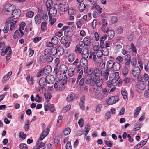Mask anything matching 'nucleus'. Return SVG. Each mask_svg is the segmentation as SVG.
Here are the masks:
<instances>
[{
	"label": "nucleus",
	"mask_w": 149,
	"mask_h": 149,
	"mask_svg": "<svg viewBox=\"0 0 149 149\" xmlns=\"http://www.w3.org/2000/svg\"><path fill=\"white\" fill-rule=\"evenodd\" d=\"M56 61H58V62L57 63V64H56L55 65L54 67V70L53 72V74H55V75L57 74L58 72V63L59 62V59H58L56 58Z\"/></svg>",
	"instance_id": "33"
},
{
	"label": "nucleus",
	"mask_w": 149,
	"mask_h": 149,
	"mask_svg": "<svg viewBox=\"0 0 149 149\" xmlns=\"http://www.w3.org/2000/svg\"><path fill=\"white\" fill-rule=\"evenodd\" d=\"M15 8L13 5L9 4L6 6L5 8V12L6 14H8L9 13H10L15 9Z\"/></svg>",
	"instance_id": "10"
},
{
	"label": "nucleus",
	"mask_w": 149,
	"mask_h": 149,
	"mask_svg": "<svg viewBox=\"0 0 149 149\" xmlns=\"http://www.w3.org/2000/svg\"><path fill=\"white\" fill-rule=\"evenodd\" d=\"M74 70L75 69L74 68L69 69L68 72V75L70 77H72L74 75Z\"/></svg>",
	"instance_id": "46"
},
{
	"label": "nucleus",
	"mask_w": 149,
	"mask_h": 149,
	"mask_svg": "<svg viewBox=\"0 0 149 149\" xmlns=\"http://www.w3.org/2000/svg\"><path fill=\"white\" fill-rule=\"evenodd\" d=\"M93 74L96 77H99L101 75V71L98 68H96L94 70Z\"/></svg>",
	"instance_id": "35"
},
{
	"label": "nucleus",
	"mask_w": 149,
	"mask_h": 149,
	"mask_svg": "<svg viewBox=\"0 0 149 149\" xmlns=\"http://www.w3.org/2000/svg\"><path fill=\"white\" fill-rule=\"evenodd\" d=\"M147 140L146 139L143 141H141L139 143H138L134 147V149H138L141 147L145 145L146 143Z\"/></svg>",
	"instance_id": "23"
},
{
	"label": "nucleus",
	"mask_w": 149,
	"mask_h": 149,
	"mask_svg": "<svg viewBox=\"0 0 149 149\" xmlns=\"http://www.w3.org/2000/svg\"><path fill=\"white\" fill-rule=\"evenodd\" d=\"M130 49H132V52L135 53L137 52V50L136 48V47L134 45L133 43H131V47H130L129 48H128L129 50H130Z\"/></svg>",
	"instance_id": "59"
},
{
	"label": "nucleus",
	"mask_w": 149,
	"mask_h": 149,
	"mask_svg": "<svg viewBox=\"0 0 149 149\" xmlns=\"http://www.w3.org/2000/svg\"><path fill=\"white\" fill-rule=\"evenodd\" d=\"M56 75V80L57 82H60L63 79V76L61 74H58Z\"/></svg>",
	"instance_id": "44"
},
{
	"label": "nucleus",
	"mask_w": 149,
	"mask_h": 149,
	"mask_svg": "<svg viewBox=\"0 0 149 149\" xmlns=\"http://www.w3.org/2000/svg\"><path fill=\"white\" fill-rule=\"evenodd\" d=\"M86 6L83 3H80L79 5V9L81 12H83L85 9Z\"/></svg>",
	"instance_id": "39"
},
{
	"label": "nucleus",
	"mask_w": 149,
	"mask_h": 149,
	"mask_svg": "<svg viewBox=\"0 0 149 149\" xmlns=\"http://www.w3.org/2000/svg\"><path fill=\"white\" fill-rule=\"evenodd\" d=\"M51 105L52 104L49 103L48 101L45 102L44 103L45 110V111H48Z\"/></svg>",
	"instance_id": "36"
},
{
	"label": "nucleus",
	"mask_w": 149,
	"mask_h": 149,
	"mask_svg": "<svg viewBox=\"0 0 149 149\" xmlns=\"http://www.w3.org/2000/svg\"><path fill=\"white\" fill-rule=\"evenodd\" d=\"M15 20L13 18V17H10V18L7 19L6 20V22L8 24H11L12 23H14V22L15 21Z\"/></svg>",
	"instance_id": "48"
},
{
	"label": "nucleus",
	"mask_w": 149,
	"mask_h": 149,
	"mask_svg": "<svg viewBox=\"0 0 149 149\" xmlns=\"http://www.w3.org/2000/svg\"><path fill=\"white\" fill-rule=\"evenodd\" d=\"M106 33H107V35L110 39L113 38L114 36V31L113 30L109 31L108 29H107Z\"/></svg>",
	"instance_id": "24"
},
{
	"label": "nucleus",
	"mask_w": 149,
	"mask_h": 149,
	"mask_svg": "<svg viewBox=\"0 0 149 149\" xmlns=\"http://www.w3.org/2000/svg\"><path fill=\"white\" fill-rule=\"evenodd\" d=\"M45 78L48 84H52L54 82V76L52 75H48L46 76Z\"/></svg>",
	"instance_id": "11"
},
{
	"label": "nucleus",
	"mask_w": 149,
	"mask_h": 149,
	"mask_svg": "<svg viewBox=\"0 0 149 149\" xmlns=\"http://www.w3.org/2000/svg\"><path fill=\"white\" fill-rule=\"evenodd\" d=\"M102 106L101 104H98L96 108V113L97 114H99L100 113Z\"/></svg>",
	"instance_id": "56"
},
{
	"label": "nucleus",
	"mask_w": 149,
	"mask_h": 149,
	"mask_svg": "<svg viewBox=\"0 0 149 149\" xmlns=\"http://www.w3.org/2000/svg\"><path fill=\"white\" fill-rule=\"evenodd\" d=\"M94 82H95L96 86L99 87H101L100 86L103 83V81L102 79H100V78H97Z\"/></svg>",
	"instance_id": "29"
},
{
	"label": "nucleus",
	"mask_w": 149,
	"mask_h": 149,
	"mask_svg": "<svg viewBox=\"0 0 149 149\" xmlns=\"http://www.w3.org/2000/svg\"><path fill=\"white\" fill-rule=\"evenodd\" d=\"M140 69L138 66H136L132 69L131 73L134 77L138 79H139L141 73Z\"/></svg>",
	"instance_id": "1"
},
{
	"label": "nucleus",
	"mask_w": 149,
	"mask_h": 149,
	"mask_svg": "<svg viewBox=\"0 0 149 149\" xmlns=\"http://www.w3.org/2000/svg\"><path fill=\"white\" fill-rule=\"evenodd\" d=\"M39 84L40 86H42V87L44 88L48 84L45 78L42 77L39 80Z\"/></svg>",
	"instance_id": "15"
},
{
	"label": "nucleus",
	"mask_w": 149,
	"mask_h": 149,
	"mask_svg": "<svg viewBox=\"0 0 149 149\" xmlns=\"http://www.w3.org/2000/svg\"><path fill=\"white\" fill-rule=\"evenodd\" d=\"M97 56L98 58H102L101 57L103 56V53L101 50H98L96 53Z\"/></svg>",
	"instance_id": "63"
},
{
	"label": "nucleus",
	"mask_w": 149,
	"mask_h": 149,
	"mask_svg": "<svg viewBox=\"0 0 149 149\" xmlns=\"http://www.w3.org/2000/svg\"><path fill=\"white\" fill-rule=\"evenodd\" d=\"M21 14V12L19 9L15 10L13 11L12 13L13 18L15 20L19 18Z\"/></svg>",
	"instance_id": "7"
},
{
	"label": "nucleus",
	"mask_w": 149,
	"mask_h": 149,
	"mask_svg": "<svg viewBox=\"0 0 149 149\" xmlns=\"http://www.w3.org/2000/svg\"><path fill=\"white\" fill-rule=\"evenodd\" d=\"M121 93L124 99L125 100L127 98V93L126 91L125 90H122Z\"/></svg>",
	"instance_id": "45"
},
{
	"label": "nucleus",
	"mask_w": 149,
	"mask_h": 149,
	"mask_svg": "<svg viewBox=\"0 0 149 149\" xmlns=\"http://www.w3.org/2000/svg\"><path fill=\"white\" fill-rule=\"evenodd\" d=\"M52 42L54 45H56L58 42V38L56 36H54L52 37L51 40Z\"/></svg>",
	"instance_id": "42"
},
{
	"label": "nucleus",
	"mask_w": 149,
	"mask_h": 149,
	"mask_svg": "<svg viewBox=\"0 0 149 149\" xmlns=\"http://www.w3.org/2000/svg\"><path fill=\"white\" fill-rule=\"evenodd\" d=\"M49 129L47 128L42 131L40 136L39 140L42 141L48 134L49 132Z\"/></svg>",
	"instance_id": "12"
},
{
	"label": "nucleus",
	"mask_w": 149,
	"mask_h": 149,
	"mask_svg": "<svg viewBox=\"0 0 149 149\" xmlns=\"http://www.w3.org/2000/svg\"><path fill=\"white\" fill-rule=\"evenodd\" d=\"M74 59L75 56L74 54H71L68 56V60L69 62H72L73 61Z\"/></svg>",
	"instance_id": "41"
},
{
	"label": "nucleus",
	"mask_w": 149,
	"mask_h": 149,
	"mask_svg": "<svg viewBox=\"0 0 149 149\" xmlns=\"http://www.w3.org/2000/svg\"><path fill=\"white\" fill-rule=\"evenodd\" d=\"M77 73L78 74V76L77 79L78 80L80 79L81 78L83 73V71L82 70H81L80 69H78L77 70Z\"/></svg>",
	"instance_id": "47"
},
{
	"label": "nucleus",
	"mask_w": 149,
	"mask_h": 149,
	"mask_svg": "<svg viewBox=\"0 0 149 149\" xmlns=\"http://www.w3.org/2000/svg\"><path fill=\"white\" fill-rule=\"evenodd\" d=\"M103 93L102 88V87L97 88L96 89L95 97L96 99H99L102 97Z\"/></svg>",
	"instance_id": "5"
},
{
	"label": "nucleus",
	"mask_w": 149,
	"mask_h": 149,
	"mask_svg": "<svg viewBox=\"0 0 149 149\" xmlns=\"http://www.w3.org/2000/svg\"><path fill=\"white\" fill-rule=\"evenodd\" d=\"M113 64L114 63L112 60H110L107 63V68L109 69L112 68L113 66Z\"/></svg>",
	"instance_id": "34"
},
{
	"label": "nucleus",
	"mask_w": 149,
	"mask_h": 149,
	"mask_svg": "<svg viewBox=\"0 0 149 149\" xmlns=\"http://www.w3.org/2000/svg\"><path fill=\"white\" fill-rule=\"evenodd\" d=\"M119 98L116 96H112L109 97L106 100L107 104L109 105L113 104L117 102Z\"/></svg>",
	"instance_id": "3"
},
{
	"label": "nucleus",
	"mask_w": 149,
	"mask_h": 149,
	"mask_svg": "<svg viewBox=\"0 0 149 149\" xmlns=\"http://www.w3.org/2000/svg\"><path fill=\"white\" fill-rule=\"evenodd\" d=\"M91 38L88 36L85 37L83 39V41L85 43L86 46H88L91 43Z\"/></svg>",
	"instance_id": "26"
},
{
	"label": "nucleus",
	"mask_w": 149,
	"mask_h": 149,
	"mask_svg": "<svg viewBox=\"0 0 149 149\" xmlns=\"http://www.w3.org/2000/svg\"><path fill=\"white\" fill-rule=\"evenodd\" d=\"M86 69V72L87 74L89 75L93 73L94 70L92 68H89L88 69V68H87L86 69Z\"/></svg>",
	"instance_id": "58"
},
{
	"label": "nucleus",
	"mask_w": 149,
	"mask_h": 149,
	"mask_svg": "<svg viewBox=\"0 0 149 149\" xmlns=\"http://www.w3.org/2000/svg\"><path fill=\"white\" fill-rule=\"evenodd\" d=\"M59 70L60 72L63 74H64L67 72L68 70V68L65 65H62L60 67Z\"/></svg>",
	"instance_id": "17"
},
{
	"label": "nucleus",
	"mask_w": 149,
	"mask_h": 149,
	"mask_svg": "<svg viewBox=\"0 0 149 149\" xmlns=\"http://www.w3.org/2000/svg\"><path fill=\"white\" fill-rule=\"evenodd\" d=\"M71 130L69 128H65L63 131L64 134L65 135H67L69 134L71 132Z\"/></svg>",
	"instance_id": "61"
},
{
	"label": "nucleus",
	"mask_w": 149,
	"mask_h": 149,
	"mask_svg": "<svg viewBox=\"0 0 149 149\" xmlns=\"http://www.w3.org/2000/svg\"><path fill=\"white\" fill-rule=\"evenodd\" d=\"M39 141L38 140L36 143V146L38 147V148L40 149L45 145V144L44 143L42 142L39 143Z\"/></svg>",
	"instance_id": "54"
},
{
	"label": "nucleus",
	"mask_w": 149,
	"mask_h": 149,
	"mask_svg": "<svg viewBox=\"0 0 149 149\" xmlns=\"http://www.w3.org/2000/svg\"><path fill=\"white\" fill-rule=\"evenodd\" d=\"M42 17L39 14H37L35 17V20L36 23L37 24H39L41 22Z\"/></svg>",
	"instance_id": "27"
},
{
	"label": "nucleus",
	"mask_w": 149,
	"mask_h": 149,
	"mask_svg": "<svg viewBox=\"0 0 149 149\" xmlns=\"http://www.w3.org/2000/svg\"><path fill=\"white\" fill-rule=\"evenodd\" d=\"M86 58H83L80 61V63L81 66L84 68V69H86L88 68V60Z\"/></svg>",
	"instance_id": "13"
},
{
	"label": "nucleus",
	"mask_w": 149,
	"mask_h": 149,
	"mask_svg": "<svg viewBox=\"0 0 149 149\" xmlns=\"http://www.w3.org/2000/svg\"><path fill=\"white\" fill-rule=\"evenodd\" d=\"M129 71L128 68L123 67L122 70V74L124 77H125L127 75Z\"/></svg>",
	"instance_id": "31"
},
{
	"label": "nucleus",
	"mask_w": 149,
	"mask_h": 149,
	"mask_svg": "<svg viewBox=\"0 0 149 149\" xmlns=\"http://www.w3.org/2000/svg\"><path fill=\"white\" fill-rule=\"evenodd\" d=\"M108 70L105 68L101 69V75L104 79L107 80L108 79Z\"/></svg>",
	"instance_id": "4"
},
{
	"label": "nucleus",
	"mask_w": 149,
	"mask_h": 149,
	"mask_svg": "<svg viewBox=\"0 0 149 149\" xmlns=\"http://www.w3.org/2000/svg\"><path fill=\"white\" fill-rule=\"evenodd\" d=\"M57 52V56H59L62 55L63 53L64 49L61 46H58L56 48Z\"/></svg>",
	"instance_id": "19"
},
{
	"label": "nucleus",
	"mask_w": 149,
	"mask_h": 149,
	"mask_svg": "<svg viewBox=\"0 0 149 149\" xmlns=\"http://www.w3.org/2000/svg\"><path fill=\"white\" fill-rule=\"evenodd\" d=\"M53 5V2L52 0H47L46 2V6L47 8H50Z\"/></svg>",
	"instance_id": "40"
},
{
	"label": "nucleus",
	"mask_w": 149,
	"mask_h": 149,
	"mask_svg": "<svg viewBox=\"0 0 149 149\" xmlns=\"http://www.w3.org/2000/svg\"><path fill=\"white\" fill-rule=\"evenodd\" d=\"M59 9L63 12L67 11L68 9V5L67 3H65L64 4H60Z\"/></svg>",
	"instance_id": "16"
},
{
	"label": "nucleus",
	"mask_w": 149,
	"mask_h": 149,
	"mask_svg": "<svg viewBox=\"0 0 149 149\" xmlns=\"http://www.w3.org/2000/svg\"><path fill=\"white\" fill-rule=\"evenodd\" d=\"M120 68V64L117 62H115L114 63L113 69L114 70L117 71L119 70Z\"/></svg>",
	"instance_id": "25"
},
{
	"label": "nucleus",
	"mask_w": 149,
	"mask_h": 149,
	"mask_svg": "<svg viewBox=\"0 0 149 149\" xmlns=\"http://www.w3.org/2000/svg\"><path fill=\"white\" fill-rule=\"evenodd\" d=\"M21 37V34H20L18 31L17 30L15 31V32L13 36V38L14 39H16L18 37Z\"/></svg>",
	"instance_id": "50"
},
{
	"label": "nucleus",
	"mask_w": 149,
	"mask_h": 149,
	"mask_svg": "<svg viewBox=\"0 0 149 149\" xmlns=\"http://www.w3.org/2000/svg\"><path fill=\"white\" fill-rule=\"evenodd\" d=\"M60 42L62 44H63L66 47H68L70 45V43L68 40V38L67 37H62L61 39Z\"/></svg>",
	"instance_id": "8"
},
{
	"label": "nucleus",
	"mask_w": 149,
	"mask_h": 149,
	"mask_svg": "<svg viewBox=\"0 0 149 149\" xmlns=\"http://www.w3.org/2000/svg\"><path fill=\"white\" fill-rule=\"evenodd\" d=\"M142 127V125L140 123L136 124H135L134 127V130L136 131L139 130Z\"/></svg>",
	"instance_id": "53"
},
{
	"label": "nucleus",
	"mask_w": 149,
	"mask_h": 149,
	"mask_svg": "<svg viewBox=\"0 0 149 149\" xmlns=\"http://www.w3.org/2000/svg\"><path fill=\"white\" fill-rule=\"evenodd\" d=\"M146 83L144 81H140L137 84V87L141 90H144L146 86Z\"/></svg>",
	"instance_id": "9"
},
{
	"label": "nucleus",
	"mask_w": 149,
	"mask_h": 149,
	"mask_svg": "<svg viewBox=\"0 0 149 149\" xmlns=\"http://www.w3.org/2000/svg\"><path fill=\"white\" fill-rule=\"evenodd\" d=\"M131 64L133 66L135 67L137 65V61L135 58H132L131 60Z\"/></svg>",
	"instance_id": "64"
},
{
	"label": "nucleus",
	"mask_w": 149,
	"mask_h": 149,
	"mask_svg": "<svg viewBox=\"0 0 149 149\" xmlns=\"http://www.w3.org/2000/svg\"><path fill=\"white\" fill-rule=\"evenodd\" d=\"M47 26V23L46 22H42L41 24V29L43 31H45L46 29Z\"/></svg>",
	"instance_id": "52"
},
{
	"label": "nucleus",
	"mask_w": 149,
	"mask_h": 149,
	"mask_svg": "<svg viewBox=\"0 0 149 149\" xmlns=\"http://www.w3.org/2000/svg\"><path fill=\"white\" fill-rule=\"evenodd\" d=\"M45 74L47 75L51 72L52 71L51 67L50 65H47L43 68Z\"/></svg>",
	"instance_id": "28"
},
{
	"label": "nucleus",
	"mask_w": 149,
	"mask_h": 149,
	"mask_svg": "<svg viewBox=\"0 0 149 149\" xmlns=\"http://www.w3.org/2000/svg\"><path fill=\"white\" fill-rule=\"evenodd\" d=\"M1 54L2 56H4L6 54H11L12 51L10 46H8L6 49L5 51L2 49L1 52Z\"/></svg>",
	"instance_id": "14"
},
{
	"label": "nucleus",
	"mask_w": 149,
	"mask_h": 149,
	"mask_svg": "<svg viewBox=\"0 0 149 149\" xmlns=\"http://www.w3.org/2000/svg\"><path fill=\"white\" fill-rule=\"evenodd\" d=\"M71 107V106L70 105H67L65 107L63 108V111L64 113L66 112L70 109Z\"/></svg>",
	"instance_id": "62"
},
{
	"label": "nucleus",
	"mask_w": 149,
	"mask_h": 149,
	"mask_svg": "<svg viewBox=\"0 0 149 149\" xmlns=\"http://www.w3.org/2000/svg\"><path fill=\"white\" fill-rule=\"evenodd\" d=\"M34 13L33 12L30 11L28 12L26 14V17L28 18H32L34 16Z\"/></svg>",
	"instance_id": "57"
},
{
	"label": "nucleus",
	"mask_w": 149,
	"mask_h": 149,
	"mask_svg": "<svg viewBox=\"0 0 149 149\" xmlns=\"http://www.w3.org/2000/svg\"><path fill=\"white\" fill-rule=\"evenodd\" d=\"M96 55L95 52H90L89 57L91 59L93 58V61L96 63L100 64L103 62V60L102 58H98L97 57H96Z\"/></svg>",
	"instance_id": "2"
},
{
	"label": "nucleus",
	"mask_w": 149,
	"mask_h": 149,
	"mask_svg": "<svg viewBox=\"0 0 149 149\" xmlns=\"http://www.w3.org/2000/svg\"><path fill=\"white\" fill-rule=\"evenodd\" d=\"M46 75V74H45V72L43 69L42 70H40L39 72L37 73L36 76L38 77H39L42 75Z\"/></svg>",
	"instance_id": "60"
},
{
	"label": "nucleus",
	"mask_w": 149,
	"mask_h": 149,
	"mask_svg": "<svg viewBox=\"0 0 149 149\" xmlns=\"http://www.w3.org/2000/svg\"><path fill=\"white\" fill-rule=\"evenodd\" d=\"M95 81L94 77H90L89 78H86L84 81L85 83L86 84H88L90 83L91 81Z\"/></svg>",
	"instance_id": "43"
},
{
	"label": "nucleus",
	"mask_w": 149,
	"mask_h": 149,
	"mask_svg": "<svg viewBox=\"0 0 149 149\" xmlns=\"http://www.w3.org/2000/svg\"><path fill=\"white\" fill-rule=\"evenodd\" d=\"M85 98L84 96H83L80 98L79 102V105L81 109L84 110L85 109L84 106V100Z\"/></svg>",
	"instance_id": "21"
},
{
	"label": "nucleus",
	"mask_w": 149,
	"mask_h": 149,
	"mask_svg": "<svg viewBox=\"0 0 149 149\" xmlns=\"http://www.w3.org/2000/svg\"><path fill=\"white\" fill-rule=\"evenodd\" d=\"M44 54L45 56L51 55V49H45L44 52Z\"/></svg>",
	"instance_id": "49"
},
{
	"label": "nucleus",
	"mask_w": 149,
	"mask_h": 149,
	"mask_svg": "<svg viewBox=\"0 0 149 149\" xmlns=\"http://www.w3.org/2000/svg\"><path fill=\"white\" fill-rule=\"evenodd\" d=\"M56 13V9L54 8H51L48 14L49 15V19H51L52 15L54 16Z\"/></svg>",
	"instance_id": "18"
},
{
	"label": "nucleus",
	"mask_w": 149,
	"mask_h": 149,
	"mask_svg": "<svg viewBox=\"0 0 149 149\" xmlns=\"http://www.w3.org/2000/svg\"><path fill=\"white\" fill-rule=\"evenodd\" d=\"M109 73L108 77L109 78H113L114 77L116 78H118L119 77V73L118 72H115L112 70H108Z\"/></svg>",
	"instance_id": "6"
},
{
	"label": "nucleus",
	"mask_w": 149,
	"mask_h": 149,
	"mask_svg": "<svg viewBox=\"0 0 149 149\" xmlns=\"http://www.w3.org/2000/svg\"><path fill=\"white\" fill-rule=\"evenodd\" d=\"M117 79L115 78L111 80L113 86L115 87L118 85H119L120 84L119 81H118Z\"/></svg>",
	"instance_id": "32"
},
{
	"label": "nucleus",
	"mask_w": 149,
	"mask_h": 149,
	"mask_svg": "<svg viewBox=\"0 0 149 149\" xmlns=\"http://www.w3.org/2000/svg\"><path fill=\"white\" fill-rule=\"evenodd\" d=\"M75 94L71 93L69 94L67 96L66 98V101L68 102H72L75 97Z\"/></svg>",
	"instance_id": "22"
},
{
	"label": "nucleus",
	"mask_w": 149,
	"mask_h": 149,
	"mask_svg": "<svg viewBox=\"0 0 149 149\" xmlns=\"http://www.w3.org/2000/svg\"><path fill=\"white\" fill-rule=\"evenodd\" d=\"M82 48H80L78 45H76L75 48V50L77 52L81 54L82 51Z\"/></svg>",
	"instance_id": "55"
},
{
	"label": "nucleus",
	"mask_w": 149,
	"mask_h": 149,
	"mask_svg": "<svg viewBox=\"0 0 149 149\" xmlns=\"http://www.w3.org/2000/svg\"><path fill=\"white\" fill-rule=\"evenodd\" d=\"M57 52L56 48L54 47L51 49V55L52 56H54L56 55H57Z\"/></svg>",
	"instance_id": "51"
},
{
	"label": "nucleus",
	"mask_w": 149,
	"mask_h": 149,
	"mask_svg": "<svg viewBox=\"0 0 149 149\" xmlns=\"http://www.w3.org/2000/svg\"><path fill=\"white\" fill-rule=\"evenodd\" d=\"M141 110L140 107H138L136 108L134 112V116L135 117H136L137 115L139 114V112Z\"/></svg>",
	"instance_id": "38"
},
{
	"label": "nucleus",
	"mask_w": 149,
	"mask_h": 149,
	"mask_svg": "<svg viewBox=\"0 0 149 149\" xmlns=\"http://www.w3.org/2000/svg\"><path fill=\"white\" fill-rule=\"evenodd\" d=\"M89 50L87 48L84 49L81 53L83 58H88L89 56Z\"/></svg>",
	"instance_id": "20"
},
{
	"label": "nucleus",
	"mask_w": 149,
	"mask_h": 149,
	"mask_svg": "<svg viewBox=\"0 0 149 149\" xmlns=\"http://www.w3.org/2000/svg\"><path fill=\"white\" fill-rule=\"evenodd\" d=\"M102 51L103 53V56H107L109 54V51L108 49L106 47L102 48Z\"/></svg>",
	"instance_id": "37"
},
{
	"label": "nucleus",
	"mask_w": 149,
	"mask_h": 149,
	"mask_svg": "<svg viewBox=\"0 0 149 149\" xmlns=\"http://www.w3.org/2000/svg\"><path fill=\"white\" fill-rule=\"evenodd\" d=\"M148 79L149 76L146 73H145L142 77H141L140 75V77H139V79H138V80L140 81H146L148 80Z\"/></svg>",
	"instance_id": "30"
}]
</instances>
